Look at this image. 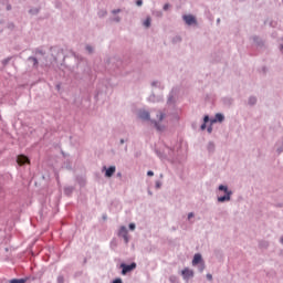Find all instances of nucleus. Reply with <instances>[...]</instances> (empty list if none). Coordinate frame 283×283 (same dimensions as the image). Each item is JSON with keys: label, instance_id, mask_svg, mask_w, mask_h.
<instances>
[{"label": "nucleus", "instance_id": "1", "mask_svg": "<svg viewBox=\"0 0 283 283\" xmlns=\"http://www.w3.org/2000/svg\"><path fill=\"white\" fill-rule=\"evenodd\" d=\"M219 190H220V191H224V192H226V196L219 197V198H218V201H219V202L229 201V200H230V196H231V191H228V188H227L226 186H223V185H221V186L219 187Z\"/></svg>", "mask_w": 283, "mask_h": 283}, {"label": "nucleus", "instance_id": "2", "mask_svg": "<svg viewBox=\"0 0 283 283\" xmlns=\"http://www.w3.org/2000/svg\"><path fill=\"white\" fill-rule=\"evenodd\" d=\"M122 270V274L125 275L127 272L134 270L136 268V263H132L129 265H126L124 263L120 264Z\"/></svg>", "mask_w": 283, "mask_h": 283}, {"label": "nucleus", "instance_id": "3", "mask_svg": "<svg viewBox=\"0 0 283 283\" xmlns=\"http://www.w3.org/2000/svg\"><path fill=\"white\" fill-rule=\"evenodd\" d=\"M17 163L18 165L22 166V165H30V158H28L27 156L24 155H19L18 158H17Z\"/></svg>", "mask_w": 283, "mask_h": 283}, {"label": "nucleus", "instance_id": "4", "mask_svg": "<svg viewBox=\"0 0 283 283\" xmlns=\"http://www.w3.org/2000/svg\"><path fill=\"white\" fill-rule=\"evenodd\" d=\"M118 235L123 237L125 242H128V231L125 227H120Z\"/></svg>", "mask_w": 283, "mask_h": 283}, {"label": "nucleus", "instance_id": "5", "mask_svg": "<svg viewBox=\"0 0 283 283\" xmlns=\"http://www.w3.org/2000/svg\"><path fill=\"white\" fill-rule=\"evenodd\" d=\"M181 274H182L185 280H188L189 277L193 276V271L186 268L185 270H182Z\"/></svg>", "mask_w": 283, "mask_h": 283}, {"label": "nucleus", "instance_id": "6", "mask_svg": "<svg viewBox=\"0 0 283 283\" xmlns=\"http://www.w3.org/2000/svg\"><path fill=\"white\" fill-rule=\"evenodd\" d=\"M138 117L143 120H149L150 119V116H149V113L146 112V111H140L138 113Z\"/></svg>", "mask_w": 283, "mask_h": 283}, {"label": "nucleus", "instance_id": "7", "mask_svg": "<svg viewBox=\"0 0 283 283\" xmlns=\"http://www.w3.org/2000/svg\"><path fill=\"white\" fill-rule=\"evenodd\" d=\"M184 20L188 25L196 23V19L192 15H185Z\"/></svg>", "mask_w": 283, "mask_h": 283}, {"label": "nucleus", "instance_id": "8", "mask_svg": "<svg viewBox=\"0 0 283 283\" xmlns=\"http://www.w3.org/2000/svg\"><path fill=\"white\" fill-rule=\"evenodd\" d=\"M116 171V167L115 166H111L108 169H106L105 176L107 178L112 177L114 175V172Z\"/></svg>", "mask_w": 283, "mask_h": 283}, {"label": "nucleus", "instance_id": "9", "mask_svg": "<svg viewBox=\"0 0 283 283\" xmlns=\"http://www.w3.org/2000/svg\"><path fill=\"white\" fill-rule=\"evenodd\" d=\"M202 261V258L199 253L195 254L193 260H192V265H197Z\"/></svg>", "mask_w": 283, "mask_h": 283}, {"label": "nucleus", "instance_id": "10", "mask_svg": "<svg viewBox=\"0 0 283 283\" xmlns=\"http://www.w3.org/2000/svg\"><path fill=\"white\" fill-rule=\"evenodd\" d=\"M223 119H224V116L222 114H217L212 123H217V122L221 123L223 122Z\"/></svg>", "mask_w": 283, "mask_h": 283}, {"label": "nucleus", "instance_id": "11", "mask_svg": "<svg viewBox=\"0 0 283 283\" xmlns=\"http://www.w3.org/2000/svg\"><path fill=\"white\" fill-rule=\"evenodd\" d=\"M28 282V279H12L10 283H25Z\"/></svg>", "mask_w": 283, "mask_h": 283}, {"label": "nucleus", "instance_id": "12", "mask_svg": "<svg viewBox=\"0 0 283 283\" xmlns=\"http://www.w3.org/2000/svg\"><path fill=\"white\" fill-rule=\"evenodd\" d=\"M153 123L155 124V127H156V129H157L158 132H163V130L165 129V127H164V126L158 125V123H157V122H153Z\"/></svg>", "mask_w": 283, "mask_h": 283}, {"label": "nucleus", "instance_id": "13", "mask_svg": "<svg viewBox=\"0 0 283 283\" xmlns=\"http://www.w3.org/2000/svg\"><path fill=\"white\" fill-rule=\"evenodd\" d=\"M150 22H151V20L149 18H147L146 21L144 22V25L146 28H149L150 27Z\"/></svg>", "mask_w": 283, "mask_h": 283}, {"label": "nucleus", "instance_id": "14", "mask_svg": "<svg viewBox=\"0 0 283 283\" xmlns=\"http://www.w3.org/2000/svg\"><path fill=\"white\" fill-rule=\"evenodd\" d=\"M57 283H65V277L63 276H57Z\"/></svg>", "mask_w": 283, "mask_h": 283}, {"label": "nucleus", "instance_id": "15", "mask_svg": "<svg viewBox=\"0 0 283 283\" xmlns=\"http://www.w3.org/2000/svg\"><path fill=\"white\" fill-rule=\"evenodd\" d=\"M157 117H158V120L161 122L164 119L165 115L163 113H159L157 115Z\"/></svg>", "mask_w": 283, "mask_h": 283}, {"label": "nucleus", "instance_id": "16", "mask_svg": "<svg viewBox=\"0 0 283 283\" xmlns=\"http://www.w3.org/2000/svg\"><path fill=\"white\" fill-rule=\"evenodd\" d=\"M255 102H256V99H255L254 97H251V98H250V104L253 105V104H255Z\"/></svg>", "mask_w": 283, "mask_h": 283}, {"label": "nucleus", "instance_id": "17", "mask_svg": "<svg viewBox=\"0 0 283 283\" xmlns=\"http://www.w3.org/2000/svg\"><path fill=\"white\" fill-rule=\"evenodd\" d=\"M32 61H33L34 65H36L39 63V61L35 57H32Z\"/></svg>", "mask_w": 283, "mask_h": 283}, {"label": "nucleus", "instance_id": "18", "mask_svg": "<svg viewBox=\"0 0 283 283\" xmlns=\"http://www.w3.org/2000/svg\"><path fill=\"white\" fill-rule=\"evenodd\" d=\"M136 4H137L138 7H140V6L143 4V1H142V0H138V1L136 2Z\"/></svg>", "mask_w": 283, "mask_h": 283}, {"label": "nucleus", "instance_id": "19", "mask_svg": "<svg viewBox=\"0 0 283 283\" xmlns=\"http://www.w3.org/2000/svg\"><path fill=\"white\" fill-rule=\"evenodd\" d=\"M129 229H130V230H134V229H135V224H134V223H130V224H129Z\"/></svg>", "mask_w": 283, "mask_h": 283}, {"label": "nucleus", "instance_id": "20", "mask_svg": "<svg viewBox=\"0 0 283 283\" xmlns=\"http://www.w3.org/2000/svg\"><path fill=\"white\" fill-rule=\"evenodd\" d=\"M113 283H123L120 279H116Z\"/></svg>", "mask_w": 283, "mask_h": 283}, {"label": "nucleus", "instance_id": "21", "mask_svg": "<svg viewBox=\"0 0 283 283\" xmlns=\"http://www.w3.org/2000/svg\"><path fill=\"white\" fill-rule=\"evenodd\" d=\"M147 175H148L149 177H151V176H154V172L149 170V171L147 172Z\"/></svg>", "mask_w": 283, "mask_h": 283}, {"label": "nucleus", "instance_id": "22", "mask_svg": "<svg viewBox=\"0 0 283 283\" xmlns=\"http://www.w3.org/2000/svg\"><path fill=\"white\" fill-rule=\"evenodd\" d=\"M205 270V264L202 263L201 265H200V271L202 272Z\"/></svg>", "mask_w": 283, "mask_h": 283}, {"label": "nucleus", "instance_id": "23", "mask_svg": "<svg viewBox=\"0 0 283 283\" xmlns=\"http://www.w3.org/2000/svg\"><path fill=\"white\" fill-rule=\"evenodd\" d=\"M192 217H193V213L190 212V213L188 214V219H191Z\"/></svg>", "mask_w": 283, "mask_h": 283}, {"label": "nucleus", "instance_id": "24", "mask_svg": "<svg viewBox=\"0 0 283 283\" xmlns=\"http://www.w3.org/2000/svg\"><path fill=\"white\" fill-rule=\"evenodd\" d=\"M168 8H169V6L165 4L164 10L166 11V10H168Z\"/></svg>", "mask_w": 283, "mask_h": 283}, {"label": "nucleus", "instance_id": "25", "mask_svg": "<svg viewBox=\"0 0 283 283\" xmlns=\"http://www.w3.org/2000/svg\"><path fill=\"white\" fill-rule=\"evenodd\" d=\"M86 50L92 53V48L87 46Z\"/></svg>", "mask_w": 283, "mask_h": 283}, {"label": "nucleus", "instance_id": "26", "mask_svg": "<svg viewBox=\"0 0 283 283\" xmlns=\"http://www.w3.org/2000/svg\"><path fill=\"white\" fill-rule=\"evenodd\" d=\"M207 277H208L209 280H212V275H211V274H207Z\"/></svg>", "mask_w": 283, "mask_h": 283}, {"label": "nucleus", "instance_id": "27", "mask_svg": "<svg viewBox=\"0 0 283 283\" xmlns=\"http://www.w3.org/2000/svg\"><path fill=\"white\" fill-rule=\"evenodd\" d=\"M201 129H202V130L206 129V124L201 125Z\"/></svg>", "mask_w": 283, "mask_h": 283}, {"label": "nucleus", "instance_id": "28", "mask_svg": "<svg viewBox=\"0 0 283 283\" xmlns=\"http://www.w3.org/2000/svg\"><path fill=\"white\" fill-rule=\"evenodd\" d=\"M7 10H12V7L9 4V6L7 7Z\"/></svg>", "mask_w": 283, "mask_h": 283}, {"label": "nucleus", "instance_id": "29", "mask_svg": "<svg viewBox=\"0 0 283 283\" xmlns=\"http://www.w3.org/2000/svg\"><path fill=\"white\" fill-rule=\"evenodd\" d=\"M209 120V117L208 116H206L205 117V123H207Z\"/></svg>", "mask_w": 283, "mask_h": 283}, {"label": "nucleus", "instance_id": "30", "mask_svg": "<svg viewBox=\"0 0 283 283\" xmlns=\"http://www.w3.org/2000/svg\"><path fill=\"white\" fill-rule=\"evenodd\" d=\"M211 132H212V128H211V127H209V128H208V133H211Z\"/></svg>", "mask_w": 283, "mask_h": 283}, {"label": "nucleus", "instance_id": "31", "mask_svg": "<svg viewBox=\"0 0 283 283\" xmlns=\"http://www.w3.org/2000/svg\"><path fill=\"white\" fill-rule=\"evenodd\" d=\"M119 12V10H117V11H113V13H118Z\"/></svg>", "mask_w": 283, "mask_h": 283}, {"label": "nucleus", "instance_id": "32", "mask_svg": "<svg viewBox=\"0 0 283 283\" xmlns=\"http://www.w3.org/2000/svg\"><path fill=\"white\" fill-rule=\"evenodd\" d=\"M120 144H124V140H123V139L120 140Z\"/></svg>", "mask_w": 283, "mask_h": 283}, {"label": "nucleus", "instance_id": "33", "mask_svg": "<svg viewBox=\"0 0 283 283\" xmlns=\"http://www.w3.org/2000/svg\"><path fill=\"white\" fill-rule=\"evenodd\" d=\"M281 242L283 243V237L281 238Z\"/></svg>", "mask_w": 283, "mask_h": 283}]
</instances>
